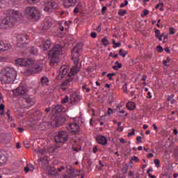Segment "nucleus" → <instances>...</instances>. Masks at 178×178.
<instances>
[{
	"mask_svg": "<svg viewBox=\"0 0 178 178\" xmlns=\"http://www.w3.org/2000/svg\"><path fill=\"white\" fill-rule=\"evenodd\" d=\"M107 77H108L110 80H112L113 76H112L111 74H107Z\"/></svg>",
	"mask_w": 178,
	"mask_h": 178,
	"instance_id": "nucleus-63",
	"label": "nucleus"
},
{
	"mask_svg": "<svg viewBox=\"0 0 178 178\" xmlns=\"http://www.w3.org/2000/svg\"><path fill=\"white\" fill-rule=\"evenodd\" d=\"M90 36L92 38H97V33L95 32H92L90 33Z\"/></svg>",
	"mask_w": 178,
	"mask_h": 178,
	"instance_id": "nucleus-50",
	"label": "nucleus"
},
{
	"mask_svg": "<svg viewBox=\"0 0 178 178\" xmlns=\"http://www.w3.org/2000/svg\"><path fill=\"white\" fill-rule=\"evenodd\" d=\"M11 16L14 20H22V13L17 10H11Z\"/></svg>",
	"mask_w": 178,
	"mask_h": 178,
	"instance_id": "nucleus-15",
	"label": "nucleus"
},
{
	"mask_svg": "<svg viewBox=\"0 0 178 178\" xmlns=\"http://www.w3.org/2000/svg\"><path fill=\"white\" fill-rule=\"evenodd\" d=\"M68 131L70 133H72V134H76V133H79L80 131V127H79V124L76 123H71L67 127Z\"/></svg>",
	"mask_w": 178,
	"mask_h": 178,
	"instance_id": "nucleus-11",
	"label": "nucleus"
},
{
	"mask_svg": "<svg viewBox=\"0 0 178 178\" xmlns=\"http://www.w3.org/2000/svg\"><path fill=\"white\" fill-rule=\"evenodd\" d=\"M16 65L18 66H25L29 67L31 73H38L42 69V60L38 62H34L33 60L29 58H18L15 60Z\"/></svg>",
	"mask_w": 178,
	"mask_h": 178,
	"instance_id": "nucleus-1",
	"label": "nucleus"
},
{
	"mask_svg": "<svg viewBox=\"0 0 178 178\" xmlns=\"http://www.w3.org/2000/svg\"><path fill=\"white\" fill-rule=\"evenodd\" d=\"M133 161L137 163L138 162H140V159L136 156H134L131 159L130 163H133Z\"/></svg>",
	"mask_w": 178,
	"mask_h": 178,
	"instance_id": "nucleus-30",
	"label": "nucleus"
},
{
	"mask_svg": "<svg viewBox=\"0 0 178 178\" xmlns=\"http://www.w3.org/2000/svg\"><path fill=\"white\" fill-rule=\"evenodd\" d=\"M129 5V1L127 0H124V3L120 4V8H124V6H127Z\"/></svg>",
	"mask_w": 178,
	"mask_h": 178,
	"instance_id": "nucleus-41",
	"label": "nucleus"
},
{
	"mask_svg": "<svg viewBox=\"0 0 178 178\" xmlns=\"http://www.w3.org/2000/svg\"><path fill=\"white\" fill-rule=\"evenodd\" d=\"M34 171V165H28L24 168L25 173H29V172H33Z\"/></svg>",
	"mask_w": 178,
	"mask_h": 178,
	"instance_id": "nucleus-25",
	"label": "nucleus"
},
{
	"mask_svg": "<svg viewBox=\"0 0 178 178\" xmlns=\"http://www.w3.org/2000/svg\"><path fill=\"white\" fill-rule=\"evenodd\" d=\"M35 154H45V149H35Z\"/></svg>",
	"mask_w": 178,
	"mask_h": 178,
	"instance_id": "nucleus-31",
	"label": "nucleus"
},
{
	"mask_svg": "<svg viewBox=\"0 0 178 178\" xmlns=\"http://www.w3.org/2000/svg\"><path fill=\"white\" fill-rule=\"evenodd\" d=\"M164 50H165V52H167L168 54H170V49H169L168 47H165V48L164 49Z\"/></svg>",
	"mask_w": 178,
	"mask_h": 178,
	"instance_id": "nucleus-57",
	"label": "nucleus"
},
{
	"mask_svg": "<svg viewBox=\"0 0 178 178\" xmlns=\"http://www.w3.org/2000/svg\"><path fill=\"white\" fill-rule=\"evenodd\" d=\"M69 101V97L65 96L64 99H61V104H67Z\"/></svg>",
	"mask_w": 178,
	"mask_h": 178,
	"instance_id": "nucleus-36",
	"label": "nucleus"
},
{
	"mask_svg": "<svg viewBox=\"0 0 178 178\" xmlns=\"http://www.w3.org/2000/svg\"><path fill=\"white\" fill-rule=\"evenodd\" d=\"M112 113H113V110H112V108H108L107 114L108 115V116H111V115H112Z\"/></svg>",
	"mask_w": 178,
	"mask_h": 178,
	"instance_id": "nucleus-43",
	"label": "nucleus"
},
{
	"mask_svg": "<svg viewBox=\"0 0 178 178\" xmlns=\"http://www.w3.org/2000/svg\"><path fill=\"white\" fill-rule=\"evenodd\" d=\"M10 48V44L6 41H0V51H8Z\"/></svg>",
	"mask_w": 178,
	"mask_h": 178,
	"instance_id": "nucleus-16",
	"label": "nucleus"
},
{
	"mask_svg": "<svg viewBox=\"0 0 178 178\" xmlns=\"http://www.w3.org/2000/svg\"><path fill=\"white\" fill-rule=\"evenodd\" d=\"M170 34H175V29L173 27L170 28Z\"/></svg>",
	"mask_w": 178,
	"mask_h": 178,
	"instance_id": "nucleus-52",
	"label": "nucleus"
},
{
	"mask_svg": "<svg viewBox=\"0 0 178 178\" xmlns=\"http://www.w3.org/2000/svg\"><path fill=\"white\" fill-rule=\"evenodd\" d=\"M58 8V3L56 2H47L44 3V12H49V10H52L54 9H56Z\"/></svg>",
	"mask_w": 178,
	"mask_h": 178,
	"instance_id": "nucleus-12",
	"label": "nucleus"
},
{
	"mask_svg": "<svg viewBox=\"0 0 178 178\" xmlns=\"http://www.w3.org/2000/svg\"><path fill=\"white\" fill-rule=\"evenodd\" d=\"M6 115H7V116H8L9 120H12V117H10V111H7Z\"/></svg>",
	"mask_w": 178,
	"mask_h": 178,
	"instance_id": "nucleus-48",
	"label": "nucleus"
},
{
	"mask_svg": "<svg viewBox=\"0 0 178 178\" xmlns=\"http://www.w3.org/2000/svg\"><path fill=\"white\" fill-rule=\"evenodd\" d=\"M136 140H137V141L138 142V143H141V136H138L137 138H136Z\"/></svg>",
	"mask_w": 178,
	"mask_h": 178,
	"instance_id": "nucleus-59",
	"label": "nucleus"
},
{
	"mask_svg": "<svg viewBox=\"0 0 178 178\" xmlns=\"http://www.w3.org/2000/svg\"><path fill=\"white\" fill-rule=\"evenodd\" d=\"M64 122H65V118L62 117H55L54 120H53L50 122V126H51V127H59V126H61V124H63Z\"/></svg>",
	"mask_w": 178,
	"mask_h": 178,
	"instance_id": "nucleus-9",
	"label": "nucleus"
},
{
	"mask_svg": "<svg viewBox=\"0 0 178 178\" xmlns=\"http://www.w3.org/2000/svg\"><path fill=\"white\" fill-rule=\"evenodd\" d=\"M93 152L94 154H96V152H98V147H97V146H95L93 147Z\"/></svg>",
	"mask_w": 178,
	"mask_h": 178,
	"instance_id": "nucleus-56",
	"label": "nucleus"
},
{
	"mask_svg": "<svg viewBox=\"0 0 178 178\" xmlns=\"http://www.w3.org/2000/svg\"><path fill=\"white\" fill-rule=\"evenodd\" d=\"M73 168H70L69 170H67V173H68L69 175H72V173H73Z\"/></svg>",
	"mask_w": 178,
	"mask_h": 178,
	"instance_id": "nucleus-49",
	"label": "nucleus"
},
{
	"mask_svg": "<svg viewBox=\"0 0 178 178\" xmlns=\"http://www.w3.org/2000/svg\"><path fill=\"white\" fill-rule=\"evenodd\" d=\"M83 46H81V44H78L75 46V47L74 48V49L72 51V59L74 61V63H75V65H77V63H79V52H80L81 49H82Z\"/></svg>",
	"mask_w": 178,
	"mask_h": 178,
	"instance_id": "nucleus-8",
	"label": "nucleus"
},
{
	"mask_svg": "<svg viewBox=\"0 0 178 178\" xmlns=\"http://www.w3.org/2000/svg\"><path fill=\"white\" fill-rule=\"evenodd\" d=\"M134 131V129H132L131 132L128 134V137H131V136H134V134H136Z\"/></svg>",
	"mask_w": 178,
	"mask_h": 178,
	"instance_id": "nucleus-47",
	"label": "nucleus"
},
{
	"mask_svg": "<svg viewBox=\"0 0 178 178\" xmlns=\"http://www.w3.org/2000/svg\"><path fill=\"white\" fill-rule=\"evenodd\" d=\"M119 55L122 56V58H126V56L127 55V53H123V49H120Z\"/></svg>",
	"mask_w": 178,
	"mask_h": 178,
	"instance_id": "nucleus-37",
	"label": "nucleus"
},
{
	"mask_svg": "<svg viewBox=\"0 0 178 178\" xmlns=\"http://www.w3.org/2000/svg\"><path fill=\"white\" fill-rule=\"evenodd\" d=\"M83 10V3H79L75 7L74 12V13H79V12H81Z\"/></svg>",
	"mask_w": 178,
	"mask_h": 178,
	"instance_id": "nucleus-21",
	"label": "nucleus"
},
{
	"mask_svg": "<svg viewBox=\"0 0 178 178\" xmlns=\"http://www.w3.org/2000/svg\"><path fill=\"white\" fill-rule=\"evenodd\" d=\"M69 72V66L63 65L60 69L58 75L57 76V80H62V79H66V80L63 83L62 86H70L69 83H72L73 80V77L70 74V72L67 74Z\"/></svg>",
	"mask_w": 178,
	"mask_h": 178,
	"instance_id": "nucleus-3",
	"label": "nucleus"
},
{
	"mask_svg": "<svg viewBox=\"0 0 178 178\" xmlns=\"http://www.w3.org/2000/svg\"><path fill=\"white\" fill-rule=\"evenodd\" d=\"M114 45H115V46H113L114 48H119V47H120L121 44H120V42H117Z\"/></svg>",
	"mask_w": 178,
	"mask_h": 178,
	"instance_id": "nucleus-55",
	"label": "nucleus"
},
{
	"mask_svg": "<svg viewBox=\"0 0 178 178\" xmlns=\"http://www.w3.org/2000/svg\"><path fill=\"white\" fill-rule=\"evenodd\" d=\"M154 129L156 130V131H158V127H156V124H153Z\"/></svg>",
	"mask_w": 178,
	"mask_h": 178,
	"instance_id": "nucleus-60",
	"label": "nucleus"
},
{
	"mask_svg": "<svg viewBox=\"0 0 178 178\" xmlns=\"http://www.w3.org/2000/svg\"><path fill=\"white\" fill-rule=\"evenodd\" d=\"M49 48H51V40H43L40 45V49H42V51H48Z\"/></svg>",
	"mask_w": 178,
	"mask_h": 178,
	"instance_id": "nucleus-13",
	"label": "nucleus"
},
{
	"mask_svg": "<svg viewBox=\"0 0 178 178\" xmlns=\"http://www.w3.org/2000/svg\"><path fill=\"white\" fill-rule=\"evenodd\" d=\"M147 98H152V96L151 95L150 92H148V93H147Z\"/></svg>",
	"mask_w": 178,
	"mask_h": 178,
	"instance_id": "nucleus-64",
	"label": "nucleus"
},
{
	"mask_svg": "<svg viewBox=\"0 0 178 178\" xmlns=\"http://www.w3.org/2000/svg\"><path fill=\"white\" fill-rule=\"evenodd\" d=\"M62 46L56 44L49 53V59L51 63H59V56L62 55Z\"/></svg>",
	"mask_w": 178,
	"mask_h": 178,
	"instance_id": "nucleus-4",
	"label": "nucleus"
},
{
	"mask_svg": "<svg viewBox=\"0 0 178 178\" xmlns=\"http://www.w3.org/2000/svg\"><path fill=\"white\" fill-rule=\"evenodd\" d=\"M3 22L5 23V24H8V26H10V27H11V22H10V21L8 20V17H6V19L3 20Z\"/></svg>",
	"mask_w": 178,
	"mask_h": 178,
	"instance_id": "nucleus-42",
	"label": "nucleus"
},
{
	"mask_svg": "<svg viewBox=\"0 0 178 178\" xmlns=\"http://www.w3.org/2000/svg\"><path fill=\"white\" fill-rule=\"evenodd\" d=\"M27 51H29L31 55H37V54H38V49L35 47H28Z\"/></svg>",
	"mask_w": 178,
	"mask_h": 178,
	"instance_id": "nucleus-22",
	"label": "nucleus"
},
{
	"mask_svg": "<svg viewBox=\"0 0 178 178\" xmlns=\"http://www.w3.org/2000/svg\"><path fill=\"white\" fill-rule=\"evenodd\" d=\"M5 113V105L1 104L0 105V115H3Z\"/></svg>",
	"mask_w": 178,
	"mask_h": 178,
	"instance_id": "nucleus-34",
	"label": "nucleus"
},
{
	"mask_svg": "<svg viewBox=\"0 0 178 178\" xmlns=\"http://www.w3.org/2000/svg\"><path fill=\"white\" fill-rule=\"evenodd\" d=\"M41 83L42 86H48L49 84V80L47 77H42L41 79Z\"/></svg>",
	"mask_w": 178,
	"mask_h": 178,
	"instance_id": "nucleus-27",
	"label": "nucleus"
},
{
	"mask_svg": "<svg viewBox=\"0 0 178 178\" xmlns=\"http://www.w3.org/2000/svg\"><path fill=\"white\" fill-rule=\"evenodd\" d=\"M49 27H51V23L47 21H44V22L41 25V29H42V30H48Z\"/></svg>",
	"mask_w": 178,
	"mask_h": 178,
	"instance_id": "nucleus-23",
	"label": "nucleus"
},
{
	"mask_svg": "<svg viewBox=\"0 0 178 178\" xmlns=\"http://www.w3.org/2000/svg\"><path fill=\"white\" fill-rule=\"evenodd\" d=\"M149 13V11L148 10H144L143 11V13L141 14V17H144L145 16H147Z\"/></svg>",
	"mask_w": 178,
	"mask_h": 178,
	"instance_id": "nucleus-38",
	"label": "nucleus"
},
{
	"mask_svg": "<svg viewBox=\"0 0 178 178\" xmlns=\"http://www.w3.org/2000/svg\"><path fill=\"white\" fill-rule=\"evenodd\" d=\"M29 3H36L38 0H27Z\"/></svg>",
	"mask_w": 178,
	"mask_h": 178,
	"instance_id": "nucleus-54",
	"label": "nucleus"
},
{
	"mask_svg": "<svg viewBox=\"0 0 178 178\" xmlns=\"http://www.w3.org/2000/svg\"><path fill=\"white\" fill-rule=\"evenodd\" d=\"M63 6L65 8H70L71 6H74L77 0H63Z\"/></svg>",
	"mask_w": 178,
	"mask_h": 178,
	"instance_id": "nucleus-14",
	"label": "nucleus"
},
{
	"mask_svg": "<svg viewBox=\"0 0 178 178\" xmlns=\"http://www.w3.org/2000/svg\"><path fill=\"white\" fill-rule=\"evenodd\" d=\"M39 162V165H41V166H44L45 165H48V157L45 156V157H42L38 160Z\"/></svg>",
	"mask_w": 178,
	"mask_h": 178,
	"instance_id": "nucleus-19",
	"label": "nucleus"
},
{
	"mask_svg": "<svg viewBox=\"0 0 178 178\" xmlns=\"http://www.w3.org/2000/svg\"><path fill=\"white\" fill-rule=\"evenodd\" d=\"M69 140V135L67 132L65 131H61L58 132V134L55 136L56 143H61L62 144H65Z\"/></svg>",
	"mask_w": 178,
	"mask_h": 178,
	"instance_id": "nucleus-7",
	"label": "nucleus"
},
{
	"mask_svg": "<svg viewBox=\"0 0 178 178\" xmlns=\"http://www.w3.org/2000/svg\"><path fill=\"white\" fill-rule=\"evenodd\" d=\"M24 145L26 148H29L30 146L29 145V143L27 141H24Z\"/></svg>",
	"mask_w": 178,
	"mask_h": 178,
	"instance_id": "nucleus-53",
	"label": "nucleus"
},
{
	"mask_svg": "<svg viewBox=\"0 0 178 178\" xmlns=\"http://www.w3.org/2000/svg\"><path fill=\"white\" fill-rule=\"evenodd\" d=\"M122 68V63H119V61H116L115 63V65L113 66V69L114 70H118V69H121Z\"/></svg>",
	"mask_w": 178,
	"mask_h": 178,
	"instance_id": "nucleus-28",
	"label": "nucleus"
},
{
	"mask_svg": "<svg viewBox=\"0 0 178 178\" xmlns=\"http://www.w3.org/2000/svg\"><path fill=\"white\" fill-rule=\"evenodd\" d=\"M173 133H174V134H175V136H177V134H178L177 129H175L173 130Z\"/></svg>",
	"mask_w": 178,
	"mask_h": 178,
	"instance_id": "nucleus-62",
	"label": "nucleus"
},
{
	"mask_svg": "<svg viewBox=\"0 0 178 178\" xmlns=\"http://www.w3.org/2000/svg\"><path fill=\"white\" fill-rule=\"evenodd\" d=\"M29 44V36L27 35L19 34L17 36V48H23Z\"/></svg>",
	"mask_w": 178,
	"mask_h": 178,
	"instance_id": "nucleus-6",
	"label": "nucleus"
},
{
	"mask_svg": "<svg viewBox=\"0 0 178 178\" xmlns=\"http://www.w3.org/2000/svg\"><path fill=\"white\" fill-rule=\"evenodd\" d=\"M17 77V72L12 67H7L0 72V81L1 84H12Z\"/></svg>",
	"mask_w": 178,
	"mask_h": 178,
	"instance_id": "nucleus-2",
	"label": "nucleus"
},
{
	"mask_svg": "<svg viewBox=\"0 0 178 178\" xmlns=\"http://www.w3.org/2000/svg\"><path fill=\"white\" fill-rule=\"evenodd\" d=\"M154 163L156 168H159V166H161V163L159 162V160L157 159L154 160Z\"/></svg>",
	"mask_w": 178,
	"mask_h": 178,
	"instance_id": "nucleus-40",
	"label": "nucleus"
},
{
	"mask_svg": "<svg viewBox=\"0 0 178 178\" xmlns=\"http://www.w3.org/2000/svg\"><path fill=\"white\" fill-rule=\"evenodd\" d=\"M102 42L105 47L109 45V41H108V39H106V38H103L102 40Z\"/></svg>",
	"mask_w": 178,
	"mask_h": 178,
	"instance_id": "nucleus-32",
	"label": "nucleus"
},
{
	"mask_svg": "<svg viewBox=\"0 0 178 178\" xmlns=\"http://www.w3.org/2000/svg\"><path fill=\"white\" fill-rule=\"evenodd\" d=\"M25 101L26 103H28V105H29V106H33V105H34L35 104L34 99L31 97L26 98Z\"/></svg>",
	"mask_w": 178,
	"mask_h": 178,
	"instance_id": "nucleus-26",
	"label": "nucleus"
},
{
	"mask_svg": "<svg viewBox=\"0 0 178 178\" xmlns=\"http://www.w3.org/2000/svg\"><path fill=\"white\" fill-rule=\"evenodd\" d=\"M152 156H154V154L152 153H149L147 154V158H152Z\"/></svg>",
	"mask_w": 178,
	"mask_h": 178,
	"instance_id": "nucleus-61",
	"label": "nucleus"
},
{
	"mask_svg": "<svg viewBox=\"0 0 178 178\" xmlns=\"http://www.w3.org/2000/svg\"><path fill=\"white\" fill-rule=\"evenodd\" d=\"M118 127L117 129L118 131H120V132L122 131H123V127H122V122H118Z\"/></svg>",
	"mask_w": 178,
	"mask_h": 178,
	"instance_id": "nucleus-35",
	"label": "nucleus"
},
{
	"mask_svg": "<svg viewBox=\"0 0 178 178\" xmlns=\"http://www.w3.org/2000/svg\"><path fill=\"white\" fill-rule=\"evenodd\" d=\"M126 13H127V10H120L118 12L119 16H123V15H126Z\"/></svg>",
	"mask_w": 178,
	"mask_h": 178,
	"instance_id": "nucleus-39",
	"label": "nucleus"
},
{
	"mask_svg": "<svg viewBox=\"0 0 178 178\" xmlns=\"http://www.w3.org/2000/svg\"><path fill=\"white\" fill-rule=\"evenodd\" d=\"M156 9H159L161 12H163V3H160L156 6Z\"/></svg>",
	"mask_w": 178,
	"mask_h": 178,
	"instance_id": "nucleus-29",
	"label": "nucleus"
},
{
	"mask_svg": "<svg viewBox=\"0 0 178 178\" xmlns=\"http://www.w3.org/2000/svg\"><path fill=\"white\" fill-rule=\"evenodd\" d=\"M156 48H157L158 52H163V48H162V46L159 45V46H157Z\"/></svg>",
	"mask_w": 178,
	"mask_h": 178,
	"instance_id": "nucleus-44",
	"label": "nucleus"
},
{
	"mask_svg": "<svg viewBox=\"0 0 178 178\" xmlns=\"http://www.w3.org/2000/svg\"><path fill=\"white\" fill-rule=\"evenodd\" d=\"M80 72V67H79L77 65L74 66L71 68L70 74L72 76H74V74H77Z\"/></svg>",
	"mask_w": 178,
	"mask_h": 178,
	"instance_id": "nucleus-18",
	"label": "nucleus"
},
{
	"mask_svg": "<svg viewBox=\"0 0 178 178\" xmlns=\"http://www.w3.org/2000/svg\"><path fill=\"white\" fill-rule=\"evenodd\" d=\"M13 92L15 95H24L29 92V88L26 86H19L15 90H13Z\"/></svg>",
	"mask_w": 178,
	"mask_h": 178,
	"instance_id": "nucleus-10",
	"label": "nucleus"
},
{
	"mask_svg": "<svg viewBox=\"0 0 178 178\" xmlns=\"http://www.w3.org/2000/svg\"><path fill=\"white\" fill-rule=\"evenodd\" d=\"M168 62H169V59H167V60H164L163 63L165 66H166L168 65Z\"/></svg>",
	"mask_w": 178,
	"mask_h": 178,
	"instance_id": "nucleus-58",
	"label": "nucleus"
},
{
	"mask_svg": "<svg viewBox=\"0 0 178 178\" xmlns=\"http://www.w3.org/2000/svg\"><path fill=\"white\" fill-rule=\"evenodd\" d=\"M120 143H122V144H126V143H127V141L125 140L124 139H123V138H120Z\"/></svg>",
	"mask_w": 178,
	"mask_h": 178,
	"instance_id": "nucleus-51",
	"label": "nucleus"
},
{
	"mask_svg": "<svg viewBox=\"0 0 178 178\" xmlns=\"http://www.w3.org/2000/svg\"><path fill=\"white\" fill-rule=\"evenodd\" d=\"M47 126H49V123L44 122L43 124H40V129H42V130H44V129H47Z\"/></svg>",
	"mask_w": 178,
	"mask_h": 178,
	"instance_id": "nucleus-33",
	"label": "nucleus"
},
{
	"mask_svg": "<svg viewBox=\"0 0 178 178\" xmlns=\"http://www.w3.org/2000/svg\"><path fill=\"white\" fill-rule=\"evenodd\" d=\"M25 15L33 20H39L40 17H41V12L35 7L26 8Z\"/></svg>",
	"mask_w": 178,
	"mask_h": 178,
	"instance_id": "nucleus-5",
	"label": "nucleus"
},
{
	"mask_svg": "<svg viewBox=\"0 0 178 178\" xmlns=\"http://www.w3.org/2000/svg\"><path fill=\"white\" fill-rule=\"evenodd\" d=\"M97 141L98 144H100L101 145H106V144L108 143V139L104 136H99L97 138Z\"/></svg>",
	"mask_w": 178,
	"mask_h": 178,
	"instance_id": "nucleus-17",
	"label": "nucleus"
},
{
	"mask_svg": "<svg viewBox=\"0 0 178 178\" xmlns=\"http://www.w3.org/2000/svg\"><path fill=\"white\" fill-rule=\"evenodd\" d=\"M127 107L129 111H134L136 109V103L129 102L127 104Z\"/></svg>",
	"mask_w": 178,
	"mask_h": 178,
	"instance_id": "nucleus-20",
	"label": "nucleus"
},
{
	"mask_svg": "<svg viewBox=\"0 0 178 178\" xmlns=\"http://www.w3.org/2000/svg\"><path fill=\"white\" fill-rule=\"evenodd\" d=\"M155 33L156 37H159V35H161V31H159V29H155Z\"/></svg>",
	"mask_w": 178,
	"mask_h": 178,
	"instance_id": "nucleus-45",
	"label": "nucleus"
},
{
	"mask_svg": "<svg viewBox=\"0 0 178 178\" xmlns=\"http://www.w3.org/2000/svg\"><path fill=\"white\" fill-rule=\"evenodd\" d=\"M128 176L129 177H134V172L133 171H129V172L128 173Z\"/></svg>",
	"mask_w": 178,
	"mask_h": 178,
	"instance_id": "nucleus-46",
	"label": "nucleus"
},
{
	"mask_svg": "<svg viewBox=\"0 0 178 178\" xmlns=\"http://www.w3.org/2000/svg\"><path fill=\"white\" fill-rule=\"evenodd\" d=\"M52 112L56 113V112H62L63 111V108H62V106L57 104L54 107L52 108Z\"/></svg>",
	"mask_w": 178,
	"mask_h": 178,
	"instance_id": "nucleus-24",
	"label": "nucleus"
}]
</instances>
